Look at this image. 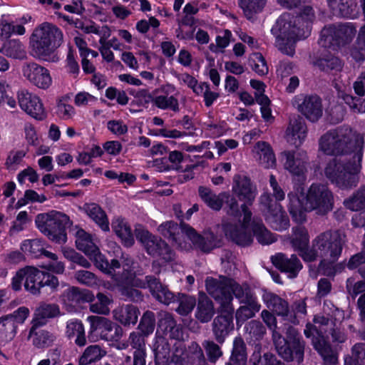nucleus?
I'll return each mask as SVG.
<instances>
[{
    "mask_svg": "<svg viewBox=\"0 0 365 365\" xmlns=\"http://www.w3.org/2000/svg\"><path fill=\"white\" fill-rule=\"evenodd\" d=\"M192 244L203 252H210L215 248L221 246V241L212 232H205L203 235H198L195 229L190 232L188 239Z\"/></svg>",
    "mask_w": 365,
    "mask_h": 365,
    "instance_id": "obj_29",
    "label": "nucleus"
},
{
    "mask_svg": "<svg viewBox=\"0 0 365 365\" xmlns=\"http://www.w3.org/2000/svg\"><path fill=\"white\" fill-rule=\"evenodd\" d=\"M159 327L172 339H178L182 336L180 326L177 324L173 316L170 313L165 312L163 314L159 321Z\"/></svg>",
    "mask_w": 365,
    "mask_h": 365,
    "instance_id": "obj_47",
    "label": "nucleus"
},
{
    "mask_svg": "<svg viewBox=\"0 0 365 365\" xmlns=\"http://www.w3.org/2000/svg\"><path fill=\"white\" fill-rule=\"evenodd\" d=\"M307 136V126L299 116L289 120L286 130V139L288 143L296 147L300 146Z\"/></svg>",
    "mask_w": 365,
    "mask_h": 365,
    "instance_id": "obj_27",
    "label": "nucleus"
},
{
    "mask_svg": "<svg viewBox=\"0 0 365 365\" xmlns=\"http://www.w3.org/2000/svg\"><path fill=\"white\" fill-rule=\"evenodd\" d=\"M349 53L356 62L365 61V24L360 27L355 41L349 47Z\"/></svg>",
    "mask_w": 365,
    "mask_h": 365,
    "instance_id": "obj_38",
    "label": "nucleus"
},
{
    "mask_svg": "<svg viewBox=\"0 0 365 365\" xmlns=\"http://www.w3.org/2000/svg\"><path fill=\"white\" fill-rule=\"evenodd\" d=\"M21 72L26 80L39 88L46 89L51 85L49 71L36 62H25L22 65Z\"/></svg>",
    "mask_w": 365,
    "mask_h": 365,
    "instance_id": "obj_19",
    "label": "nucleus"
},
{
    "mask_svg": "<svg viewBox=\"0 0 365 365\" xmlns=\"http://www.w3.org/2000/svg\"><path fill=\"white\" fill-rule=\"evenodd\" d=\"M18 324L9 314L0 318V331L4 334L6 340H11L16 332Z\"/></svg>",
    "mask_w": 365,
    "mask_h": 365,
    "instance_id": "obj_59",
    "label": "nucleus"
},
{
    "mask_svg": "<svg viewBox=\"0 0 365 365\" xmlns=\"http://www.w3.org/2000/svg\"><path fill=\"white\" fill-rule=\"evenodd\" d=\"M75 279L81 284L93 287L97 286L98 279L96 275L88 270H78L75 272Z\"/></svg>",
    "mask_w": 365,
    "mask_h": 365,
    "instance_id": "obj_63",
    "label": "nucleus"
},
{
    "mask_svg": "<svg viewBox=\"0 0 365 365\" xmlns=\"http://www.w3.org/2000/svg\"><path fill=\"white\" fill-rule=\"evenodd\" d=\"M262 299L269 311L281 317L284 320L294 321L289 302L279 295L266 290L263 291Z\"/></svg>",
    "mask_w": 365,
    "mask_h": 365,
    "instance_id": "obj_21",
    "label": "nucleus"
},
{
    "mask_svg": "<svg viewBox=\"0 0 365 365\" xmlns=\"http://www.w3.org/2000/svg\"><path fill=\"white\" fill-rule=\"evenodd\" d=\"M155 325V314L151 311L145 312L141 317L138 328L143 335L148 336L153 333Z\"/></svg>",
    "mask_w": 365,
    "mask_h": 365,
    "instance_id": "obj_62",
    "label": "nucleus"
},
{
    "mask_svg": "<svg viewBox=\"0 0 365 365\" xmlns=\"http://www.w3.org/2000/svg\"><path fill=\"white\" fill-rule=\"evenodd\" d=\"M315 18L312 7L304 6L297 16L284 13L277 19L271 31L275 36V45L284 54L293 56L295 43L307 38Z\"/></svg>",
    "mask_w": 365,
    "mask_h": 365,
    "instance_id": "obj_2",
    "label": "nucleus"
},
{
    "mask_svg": "<svg viewBox=\"0 0 365 365\" xmlns=\"http://www.w3.org/2000/svg\"><path fill=\"white\" fill-rule=\"evenodd\" d=\"M26 277L24 287L25 289L34 295H38L42 293L41 284L43 271L34 267H26Z\"/></svg>",
    "mask_w": 365,
    "mask_h": 365,
    "instance_id": "obj_31",
    "label": "nucleus"
},
{
    "mask_svg": "<svg viewBox=\"0 0 365 365\" xmlns=\"http://www.w3.org/2000/svg\"><path fill=\"white\" fill-rule=\"evenodd\" d=\"M135 235L149 255L165 263L175 259V252L160 237L153 235L140 226L135 229Z\"/></svg>",
    "mask_w": 365,
    "mask_h": 365,
    "instance_id": "obj_10",
    "label": "nucleus"
},
{
    "mask_svg": "<svg viewBox=\"0 0 365 365\" xmlns=\"http://www.w3.org/2000/svg\"><path fill=\"white\" fill-rule=\"evenodd\" d=\"M283 166L293 177L299 180L306 178L309 158L305 151L285 150L282 153Z\"/></svg>",
    "mask_w": 365,
    "mask_h": 365,
    "instance_id": "obj_14",
    "label": "nucleus"
},
{
    "mask_svg": "<svg viewBox=\"0 0 365 365\" xmlns=\"http://www.w3.org/2000/svg\"><path fill=\"white\" fill-rule=\"evenodd\" d=\"M353 88L355 96L347 93H341L340 98L346 104L351 112L354 113H365V88L359 83H354Z\"/></svg>",
    "mask_w": 365,
    "mask_h": 365,
    "instance_id": "obj_26",
    "label": "nucleus"
},
{
    "mask_svg": "<svg viewBox=\"0 0 365 365\" xmlns=\"http://www.w3.org/2000/svg\"><path fill=\"white\" fill-rule=\"evenodd\" d=\"M289 212L297 223L306 221V212L314 211L319 215H325L334 207V195L327 185L312 183L308 188L304 202L295 194L289 193Z\"/></svg>",
    "mask_w": 365,
    "mask_h": 365,
    "instance_id": "obj_3",
    "label": "nucleus"
},
{
    "mask_svg": "<svg viewBox=\"0 0 365 365\" xmlns=\"http://www.w3.org/2000/svg\"><path fill=\"white\" fill-rule=\"evenodd\" d=\"M232 282V280L227 277H207L205 280L206 290L215 300L220 302V307L232 305L233 297L230 293Z\"/></svg>",
    "mask_w": 365,
    "mask_h": 365,
    "instance_id": "obj_16",
    "label": "nucleus"
},
{
    "mask_svg": "<svg viewBox=\"0 0 365 365\" xmlns=\"http://www.w3.org/2000/svg\"><path fill=\"white\" fill-rule=\"evenodd\" d=\"M63 42V34L57 26L44 22L37 26L30 37V47L34 57L56 63L59 57L55 51Z\"/></svg>",
    "mask_w": 365,
    "mask_h": 365,
    "instance_id": "obj_6",
    "label": "nucleus"
},
{
    "mask_svg": "<svg viewBox=\"0 0 365 365\" xmlns=\"http://www.w3.org/2000/svg\"><path fill=\"white\" fill-rule=\"evenodd\" d=\"M115 282L120 294L125 297L126 300L133 302H140L143 300L144 296L141 291L128 284H121L120 282Z\"/></svg>",
    "mask_w": 365,
    "mask_h": 365,
    "instance_id": "obj_61",
    "label": "nucleus"
},
{
    "mask_svg": "<svg viewBox=\"0 0 365 365\" xmlns=\"http://www.w3.org/2000/svg\"><path fill=\"white\" fill-rule=\"evenodd\" d=\"M61 314L59 306L56 304L43 303L40 304L34 312L32 320L33 325L30 329V335H32L34 329L45 325L48 319L58 317Z\"/></svg>",
    "mask_w": 365,
    "mask_h": 365,
    "instance_id": "obj_25",
    "label": "nucleus"
},
{
    "mask_svg": "<svg viewBox=\"0 0 365 365\" xmlns=\"http://www.w3.org/2000/svg\"><path fill=\"white\" fill-rule=\"evenodd\" d=\"M304 334L307 338L312 337V345L323 358L325 365H336L337 359L331 346L324 336L319 333L316 325L307 324Z\"/></svg>",
    "mask_w": 365,
    "mask_h": 365,
    "instance_id": "obj_15",
    "label": "nucleus"
},
{
    "mask_svg": "<svg viewBox=\"0 0 365 365\" xmlns=\"http://www.w3.org/2000/svg\"><path fill=\"white\" fill-rule=\"evenodd\" d=\"M225 210L227 215L237 220V222L224 221L222 224L225 235L237 245L246 247L253 242V237L250 232V223L252 220V213L247 203L239 205L237 199L226 192L223 197Z\"/></svg>",
    "mask_w": 365,
    "mask_h": 365,
    "instance_id": "obj_5",
    "label": "nucleus"
},
{
    "mask_svg": "<svg viewBox=\"0 0 365 365\" xmlns=\"http://www.w3.org/2000/svg\"><path fill=\"white\" fill-rule=\"evenodd\" d=\"M315 65L322 71L326 73L338 72L342 68L341 61L336 56H327L319 58Z\"/></svg>",
    "mask_w": 365,
    "mask_h": 365,
    "instance_id": "obj_53",
    "label": "nucleus"
},
{
    "mask_svg": "<svg viewBox=\"0 0 365 365\" xmlns=\"http://www.w3.org/2000/svg\"><path fill=\"white\" fill-rule=\"evenodd\" d=\"M219 312L220 314L213 320L212 331L217 341L222 344L225 337L234 328V307L232 305L220 307Z\"/></svg>",
    "mask_w": 365,
    "mask_h": 365,
    "instance_id": "obj_18",
    "label": "nucleus"
},
{
    "mask_svg": "<svg viewBox=\"0 0 365 365\" xmlns=\"http://www.w3.org/2000/svg\"><path fill=\"white\" fill-rule=\"evenodd\" d=\"M76 244L78 250L82 251L88 256L97 252V249H98L92 241L91 235L82 230L77 232Z\"/></svg>",
    "mask_w": 365,
    "mask_h": 365,
    "instance_id": "obj_52",
    "label": "nucleus"
},
{
    "mask_svg": "<svg viewBox=\"0 0 365 365\" xmlns=\"http://www.w3.org/2000/svg\"><path fill=\"white\" fill-rule=\"evenodd\" d=\"M175 300L179 302L176 312L182 316H186L190 313L196 305V299L194 297L183 294H178Z\"/></svg>",
    "mask_w": 365,
    "mask_h": 365,
    "instance_id": "obj_57",
    "label": "nucleus"
},
{
    "mask_svg": "<svg viewBox=\"0 0 365 365\" xmlns=\"http://www.w3.org/2000/svg\"><path fill=\"white\" fill-rule=\"evenodd\" d=\"M32 337L33 344L38 349H43L51 346L56 339L55 336L46 330H40L35 331L34 329Z\"/></svg>",
    "mask_w": 365,
    "mask_h": 365,
    "instance_id": "obj_55",
    "label": "nucleus"
},
{
    "mask_svg": "<svg viewBox=\"0 0 365 365\" xmlns=\"http://www.w3.org/2000/svg\"><path fill=\"white\" fill-rule=\"evenodd\" d=\"M290 244L295 251L304 261V253L310 250L309 235L307 228L302 225L292 227V232L289 237Z\"/></svg>",
    "mask_w": 365,
    "mask_h": 365,
    "instance_id": "obj_28",
    "label": "nucleus"
},
{
    "mask_svg": "<svg viewBox=\"0 0 365 365\" xmlns=\"http://www.w3.org/2000/svg\"><path fill=\"white\" fill-rule=\"evenodd\" d=\"M19 104L22 110L32 118L42 120L46 118V112L41 99L26 90L18 93Z\"/></svg>",
    "mask_w": 365,
    "mask_h": 365,
    "instance_id": "obj_20",
    "label": "nucleus"
},
{
    "mask_svg": "<svg viewBox=\"0 0 365 365\" xmlns=\"http://www.w3.org/2000/svg\"><path fill=\"white\" fill-rule=\"evenodd\" d=\"M294 103L299 112L311 122H317L322 116V99L317 95L297 96Z\"/></svg>",
    "mask_w": 365,
    "mask_h": 365,
    "instance_id": "obj_17",
    "label": "nucleus"
},
{
    "mask_svg": "<svg viewBox=\"0 0 365 365\" xmlns=\"http://www.w3.org/2000/svg\"><path fill=\"white\" fill-rule=\"evenodd\" d=\"M158 232L173 245L180 250H187L189 246L186 240L188 239L190 232H192V227L182 222L178 224L170 220L160 224L158 227Z\"/></svg>",
    "mask_w": 365,
    "mask_h": 365,
    "instance_id": "obj_13",
    "label": "nucleus"
},
{
    "mask_svg": "<svg viewBox=\"0 0 365 365\" xmlns=\"http://www.w3.org/2000/svg\"><path fill=\"white\" fill-rule=\"evenodd\" d=\"M30 221L31 220L29 217L28 212L26 211H21L17 215L9 229V235H13L23 231Z\"/></svg>",
    "mask_w": 365,
    "mask_h": 365,
    "instance_id": "obj_64",
    "label": "nucleus"
},
{
    "mask_svg": "<svg viewBox=\"0 0 365 365\" xmlns=\"http://www.w3.org/2000/svg\"><path fill=\"white\" fill-rule=\"evenodd\" d=\"M36 227L51 240L58 243L66 241V227L68 217L59 212L38 214L35 219Z\"/></svg>",
    "mask_w": 365,
    "mask_h": 365,
    "instance_id": "obj_9",
    "label": "nucleus"
},
{
    "mask_svg": "<svg viewBox=\"0 0 365 365\" xmlns=\"http://www.w3.org/2000/svg\"><path fill=\"white\" fill-rule=\"evenodd\" d=\"M344 365H365V343H357L351 348V356L345 359Z\"/></svg>",
    "mask_w": 365,
    "mask_h": 365,
    "instance_id": "obj_56",
    "label": "nucleus"
},
{
    "mask_svg": "<svg viewBox=\"0 0 365 365\" xmlns=\"http://www.w3.org/2000/svg\"><path fill=\"white\" fill-rule=\"evenodd\" d=\"M357 32L356 24L351 22L331 24L321 31L319 43L322 47L338 51L350 46Z\"/></svg>",
    "mask_w": 365,
    "mask_h": 365,
    "instance_id": "obj_8",
    "label": "nucleus"
},
{
    "mask_svg": "<svg viewBox=\"0 0 365 365\" xmlns=\"http://www.w3.org/2000/svg\"><path fill=\"white\" fill-rule=\"evenodd\" d=\"M106 355V351L98 344L87 346L78 359V365H89L100 361Z\"/></svg>",
    "mask_w": 365,
    "mask_h": 365,
    "instance_id": "obj_42",
    "label": "nucleus"
},
{
    "mask_svg": "<svg viewBox=\"0 0 365 365\" xmlns=\"http://www.w3.org/2000/svg\"><path fill=\"white\" fill-rule=\"evenodd\" d=\"M262 347L260 345L255 346V351L250 357V361L252 365H283V364L277 359L276 356L270 352H267L262 356Z\"/></svg>",
    "mask_w": 365,
    "mask_h": 365,
    "instance_id": "obj_48",
    "label": "nucleus"
},
{
    "mask_svg": "<svg viewBox=\"0 0 365 365\" xmlns=\"http://www.w3.org/2000/svg\"><path fill=\"white\" fill-rule=\"evenodd\" d=\"M66 334L68 339H74V343L78 346H84L87 343L84 326L78 319H71L67 322Z\"/></svg>",
    "mask_w": 365,
    "mask_h": 365,
    "instance_id": "obj_36",
    "label": "nucleus"
},
{
    "mask_svg": "<svg viewBox=\"0 0 365 365\" xmlns=\"http://www.w3.org/2000/svg\"><path fill=\"white\" fill-rule=\"evenodd\" d=\"M327 4L333 15L349 18L352 15V9L348 0H327Z\"/></svg>",
    "mask_w": 365,
    "mask_h": 365,
    "instance_id": "obj_51",
    "label": "nucleus"
},
{
    "mask_svg": "<svg viewBox=\"0 0 365 365\" xmlns=\"http://www.w3.org/2000/svg\"><path fill=\"white\" fill-rule=\"evenodd\" d=\"M259 163L266 168H273L276 165L274 153L270 145L264 141H259L255 146Z\"/></svg>",
    "mask_w": 365,
    "mask_h": 365,
    "instance_id": "obj_39",
    "label": "nucleus"
},
{
    "mask_svg": "<svg viewBox=\"0 0 365 365\" xmlns=\"http://www.w3.org/2000/svg\"><path fill=\"white\" fill-rule=\"evenodd\" d=\"M266 2L267 0H238L244 15L250 21H254L257 14L262 11Z\"/></svg>",
    "mask_w": 365,
    "mask_h": 365,
    "instance_id": "obj_45",
    "label": "nucleus"
},
{
    "mask_svg": "<svg viewBox=\"0 0 365 365\" xmlns=\"http://www.w3.org/2000/svg\"><path fill=\"white\" fill-rule=\"evenodd\" d=\"M83 210L87 215L94 221L101 229L107 232L109 230V222L105 211L96 203H86Z\"/></svg>",
    "mask_w": 365,
    "mask_h": 365,
    "instance_id": "obj_34",
    "label": "nucleus"
},
{
    "mask_svg": "<svg viewBox=\"0 0 365 365\" xmlns=\"http://www.w3.org/2000/svg\"><path fill=\"white\" fill-rule=\"evenodd\" d=\"M42 242L39 239L25 240L21 244L23 252L29 253L34 257H39L43 252Z\"/></svg>",
    "mask_w": 365,
    "mask_h": 365,
    "instance_id": "obj_60",
    "label": "nucleus"
},
{
    "mask_svg": "<svg viewBox=\"0 0 365 365\" xmlns=\"http://www.w3.org/2000/svg\"><path fill=\"white\" fill-rule=\"evenodd\" d=\"M149 290L152 296L158 302L165 304H170L174 302L176 296L168 287L162 284L159 279L155 277H148Z\"/></svg>",
    "mask_w": 365,
    "mask_h": 365,
    "instance_id": "obj_30",
    "label": "nucleus"
},
{
    "mask_svg": "<svg viewBox=\"0 0 365 365\" xmlns=\"http://www.w3.org/2000/svg\"><path fill=\"white\" fill-rule=\"evenodd\" d=\"M247 359L246 344L241 337H236L233 341V348L230 361L238 365H245Z\"/></svg>",
    "mask_w": 365,
    "mask_h": 365,
    "instance_id": "obj_50",
    "label": "nucleus"
},
{
    "mask_svg": "<svg viewBox=\"0 0 365 365\" xmlns=\"http://www.w3.org/2000/svg\"><path fill=\"white\" fill-rule=\"evenodd\" d=\"M153 352L155 356V365H166L170 354V344L168 341L162 336L156 337L153 344Z\"/></svg>",
    "mask_w": 365,
    "mask_h": 365,
    "instance_id": "obj_43",
    "label": "nucleus"
},
{
    "mask_svg": "<svg viewBox=\"0 0 365 365\" xmlns=\"http://www.w3.org/2000/svg\"><path fill=\"white\" fill-rule=\"evenodd\" d=\"M345 235L339 231L327 230L315 237L308 252L304 253V262H312L320 259L319 269L327 262H335L341 255Z\"/></svg>",
    "mask_w": 365,
    "mask_h": 365,
    "instance_id": "obj_7",
    "label": "nucleus"
},
{
    "mask_svg": "<svg viewBox=\"0 0 365 365\" xmlns=\"http://www.w3.org/2000/svg\"><path fill=\"white\" fill-rule=\"evenodd\" d=\"M87 320L91 324L88 339L91 341V334L95 332L99 334L101 339L112 342H118L123 335V328L108 318L89 316Z\"/></svg>",
    "mask_w": 365,
    "mask_h": 365,
    "instance_id": "obj_11",
    "label": "nucleus"
},
{
    "mask_svg": "<svg viewBox=\"0 0 365 365\" xmlns=\"http://www.w3.org/2000/svg\"><path fill=\"white\" fill-rule=\"evenodd\" d=\"M215 314L214 304L207 296L201 295L198 299L195 317L201 323L210 322Z\"/></svg>",
    "mask_w": 365,
    "mask_h": 365,
    "instance_id": "obj_41",
    "label": "nucleus"
},
{
    "mask_svg": "<svg viewBox=\"0 0 365 365\" xmlns=\"http://www.w3.org/2000/svg\"><path fill=\"white\" fill-rule=\"evenodd\" d=\"M94 299L95 296L91 291L76 287L66 289L61 296L62 303L68 309L76 308L86 302H92Z\"/></svg>",
    "mask_w": 365,
    "mask_h": 365,
    "instance_id": "obj_22",
    "label": "nucleus"
},
{
    "mask_svg": "<svg viewBox=\"0 0 365 365\" xmlns=\"http://www.w3.org/2000/svg\"><path fill=\"white\" fill-rule=\"evenodd\" d=\"M112 228L125 246L131 247L134 244L135 240L131 229L123 219L117 218L113 220Z\"/></svg>",
    "mask_w": 365,
    "mask_h": 365,
    "instance_id": "obj_44",
    "label": "nucleus"
},
{
    "mask_svg": "<svg viewBox=\"0 0 365 365\" xmlns=\"http://www.w3.org/2000/svg\"><path fill=\"white\" fill-rule=\"evenodd\" d=\"M250 227L259 244L270 245L277 240L275 237L265 227L261 220L254 217L250 223Z\"/></svg>",
    "mask_w": 365,
    "mask_h": 365,
    "instance_id": "obj_40",
    "label": "nucleus"
},
{
    "mask_svg": "<svg viewBox=\"0 0 365 365\" xmlns=\"http://www.w3.org/2000/svg\"><path fill=\"white\" fill-rule=\"evenodd\" d=\"M364 135L349 125L326 132L319 140V149L334 158L325 165L324 173L331 184L341 190H351L358 185L362 168Z\"/></svg>",
    "mask_w": 365,
    "mask_h": 365,
    "instance_id": "obj_1",
    "label": "nucleus"
},
{
    "mask_svg": "<svg viewBox=\"0 0 365 365\" xmlns=\"http://www.w3.org/2000/svg\"><path fill=\"white\" fill-rule=\"evenodd\" d=\"M230 293L239 300L241 304L250 303L257 301V297L247 284H240L232 280Z\"/></svg>",
    "mask_w": 365,
    "mask_h": 365,
    "instance_id": "obj_46",
    "label": "nucleus"
},
{
    "mask_svg": "<svg viewBox=\"0 0 365 365\" xmlns=\"http://www.w3.org/2000/svg\"><path fill=\"white\" fill-rule=\"evenodd\" d=\"M261 309V304L258 301H253L250 303H245L241 306L236 312L235 317L237 323H244L249 319L255 317V314Z\"/></svg>",
    "mask_w": 365,
    "mask_h": 365,
    "instance_id": "obj_49",
    "label": "nucleus"
},
{
    "mask_svg": "<svg viewBox=\"0 0 365 365\" xmlns=\"http://www.w3.org/2000/svg\"><path fill=\"white\" fill-rule=\"evenodd\" d=\"M344 206L352 210L358 211L365 207V186L361 185L354 194L344 201Z\"/></svg>",
    "mask_w": 365,
    "mask_h": 365,
    "instance_id": "obj_54",
    "label": "nucleus"
},
{
    "mask_svg": "<svg viewBox=\"0 0 365 365\" xmlns=\"http://www.w3.org/2000/svg\"><path fill=\"white\" fill-rule=\"evenodd\" d=\"M139 314V309L132 304L118 307L113 311V318L124 326L135 324Z\"/></svg>",
    "mask_w": 365,
    "mask_h": 365,
    "instance_id": "obj_33",
    "label": "nucleus"
},
{
    "mask_svg": "<svg viewBox=\"0 0 365 365\" xmlns=\"http://www.w3.org/2000/svg\"><path fill=\"white\" fill-rule=\"evenodd\" d=\"M232 191L248 205H252L257 195V188L249 178L237 175L234 177Z\"/></svg>",
    "mask_w": 365,
    "mask_h": 365,
    "instance_id": "obj_24",
    "label": "nucleus"
},
{
    "mask_svg": "<svg viewBox=\"0 0 365 365\" xmlns=\"http://www.w3.org/2000/svg\"><path fill=\"white\" fill-rule=\"evenodd\" d=\"M260 315L263 322L272 331V340L279 355L287 361L294 359L299 363L303 361L305 342L299 331L293 326L285 324L284 337L277 327L275 314L268 309H263Z\"/></svg>",
    "mask_w": 365,
    "mask_h": 365,
    "instance_id": "obj_4",
    "label": "nucleus"
},
{
    "mask_svg": "<svg viewBox=\"0 0 365 365\" xmlns=\"http://www.w3.org/2000/svg\"><path fill=\"white\" fill-rule=\"evenodd\" d=\"M148 277H155V276L147 275L145 280H143L136 277L133 272L125 268L121 274H114L113 276L115 282H120L121 284H128L140 289H149Z\"/></svg>",
    "mask_w": 365,
    "mask_h": 365,
    "instance_id": "obj_37",
    "label": "nucleus"
},
{
    "mask_svg": "<svg viewBox=\"0 0 365 365\" xmlns=\"http://www.w3.org/2000/svg\"><path fill=\"white\" fill-rule=\"evenodd\" d=\"M198 195L201 200L211 210L219 211L223 205V197L226 196V192H222L217 195L210 188L205 186L198 187Z\"/></svg>",
    "mask_w": 365,
    "mask_h": 365,
    "instance_id": "obj_32",
    "label": "nucleus"
},
{
    "mask_svg": "<svg viewBox=\"0 0 365 365\" xmlns=\"http://www.w3.org/2000/svg\"><path fill=\"white\" fill-rule=\"evenodd\" d=\"M260 202L265 220L275 230L282 231L288 228L289 220L286 212L279 202H274L269 193H264L260 197Z\"/></svg>",
    "mask_w": 365,
    "mask_h": 365,
    "instance_id": "obj_12",
    "label": "nucleus"
},
{
    "mask_svg": "<svg viewBox=\"0 0 365 365\" xmlns=\"http://www.w3.org/2000/svg\"><path fill=\"white\" fill-rule=\"evenodd\" d=\"M154 105L162 110H171L174 112L179 111V103L173 96H157L154 98Z\"/></svg>",
    "mask_w": 365,
    "mask_h": 365,
    "instance_id": "obj_58",
    "label": "nucleus"
},
{
    "mask_svg": "<svg viewBox=\"0 0 365 365\" xmlns=\"http://www.w3.org/2000/svg\"><path fill=\"white\" fill-rule=\"evenodd\" d=\"M0 53L14 59H24L26 56L24 44L19 39H10L5 41L0 48Z\"/></svg>",
    "mask_w": 365,
    "mask_h": 365,
    "instance_id": "obj_35",
    "label": "nucleus"
},
{
    "mask_svg": "<svg viewBox=\"0 0 365 365\" xmlns=\"http://www.w3.org/2000/svg\"><path fill=\"white\" fill-rule=\"evenodd\" d=\"M272 264L281 272L288 274L289 277H296L302 269V264L295 255L288 257L284 253H277L271 257Z\"/></svg>",
    "mask_w": 365,
    "mask_h": 365,
    "instance_id": "obj_23",
    "label": "nucleus"
}]
</instances>
